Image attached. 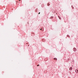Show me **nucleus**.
I'll return each instance as SVG.
<instances>
[{
  "label": "nucleus",
  "instance_id": "10",
  "mask_svg": "<svg viewBox=\"0 0 78 78\" xmlns=\"http://www.w3.org/2000/svg\"><path fill=\"white\" fill-rule=\"evenodd\" d=\"M19 1H20V0H19Z\"/></svg>",
  "mask_w": 78,
  "mask_h": 78
},
{
  "label": "nucleus",
  "instance_id": "4",
  "mask_svg": "<svg viewBox=\"0 0 78 78\" xmlns=\"http://www.w3.org/2000/svg\"><path fill=\"white\" fill-rule=\"evenodd\" d=\"M58 17L59 19H60V20L61 19V18L60 16H58Z\"/></svg>",
  "mask_w": 78,
  "mask_h": 78
},
{
  "label": "nucleus",
  "instance_id": "6",
  "mask_svg": "<svg viewBox=\"0 0 78 78\" xmlns=\"http://www.w3.org/2000/svg\"><path fill=\"white\" fill-rule=\"evenodd\" d=\"M50 5V4H48H48H47V6H49Z\"/></svg>",
  "mask_w": 78,
  "mask_h": 78
},
{
  "label": "nucleus",
  "instance_id": "7",
  "mask_svg": "<svg viewBox=\"0 0 78 78\" xmlns=\"http://www.w3.org/2000/svg\"><path fill=\"white\" fill-rule=\"evenodd\" d=\"M40 13H41L40 12H39L38 13V14H40Z\"/></svg>",
  "mask_w": 78,
  "mask_h": 78
},
{
  "label": "nucleus",
  "instance_id": "9",
  "mask_svg": "<svg viewBox=\"0 0 78 78\" xmlns=\"http://www.w3.org/2000/svg\"><path fill=\"white\" fill-rule=\"evenodd\" d=\"M41 30H42V29H40Z\"/></svg>",
  "mask_w": 78,
  "mask_h": 78
},
{
  "label": "nucleus",
  "instance_id": "5",
  "mask_svg": "<svg viewBox=\"0 0 78 78\" xmlns=\"http://www.w3.org/2000/svg\"><path fill=\"white\" fill-rule=\"evenodd\" d=\"M54 59L55 60H57V58H54Z\"/></svg>",
  "mask_w": 78,
  "mask_h": 78
},
{
  "label": "nucleus",
  "instance_id": "3",
  "mask_svg": "<svg viewBox=\"0 0 78 78\" xmlns=\"http://www.w3.org/2000/svg\"><path fill=\"white\" fill-rule=\"evenodd\" d=\"M69 70H72V67H71L69 68Z\"/></svg>",
  "mask_w": 78,
  "mask_h": 78
},
{
  "label": "nucleus",
  "instance_id": "8",
  "mask_svg": "<svg viewBox=\"0 0 78 78\" xmlns=\"http://www.w3.org/2000/svg\"><path fill=\"white\" fill-rule=\"evenodd\" d=\"M37 66H39V65H37Z\"/></svg>",
  "mask_w": 78,
  "mask_h": 78
},
{
  "label": "nucleus",
  "instance_id": "1",
  "mask_svg": "<svg viewBox=\"0 0 78 78\" xmlns=\"http://www.w3.org/2000/svg\"><path fill=\"white\" fill-rule=\"evenodd\" d=\"M73 50L74 51H76V48H74Z\"/></svg>",
  "mask_w": 78,
  "mask_h": 78
},
{
  "label": "nucleus",
  "instance_id": "2",
  "mask_svg": "<svg viewBox=\"0 0 78 78\" xmlns=\"http://www.w3.org/2000/svg\"><path fill=\"white\" fill-rule=\"evenodd\" d=\"M75 72L76 73H78V70L77 69H76Z\"/></svg>",
  "mask_w": 78,
  "mask_h": 78
}]
</instances>
